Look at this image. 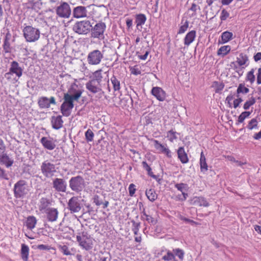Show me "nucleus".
Instances as JSON below:
<instances>
[{
  "label": "nucleus",
  "mask_w": 261,
  "mask_h": 261,
  "mask_svg": "<svg viewBox=\"0 0 261 261\" xmlns=\"http://www.w3.org/2000/svg\"><path fill=\"white\" fill-rule=\"evenodd\" d=\"M231 47L229 45L221 46L217 51V55H222V57L226 56L230 51Z\"/></svg>",
  "instance_id": "obj_38"
},
{
  "label": "nucleus",
  "mask_w": 261,
  "mask_h": 261,
  "mask_svg": "<svg viewBox=\"0 0 261 261\" xmlns=\"http://www.w3.org/2000/svg\"><path fill=\"white\" fill-rule=\"evenodd\" d=\"M93 202L97 205L99 206L103 203V200L98 195H95L93 197Z\"/></svg>",
  "instance_id": "obj_52"
},
{
  "label": "nucleus",
  "mask_w": 261,
  "mask_h": 261,
  "mask_svg": "<svg viewBox=\"0 0 261 261\" xmlns=\"http://www.w3.org/2000/svg\"><path fill=\"white\" fill-rule=\"evenodd\" d=\"M136 190L135 185L133 184H130L128 187L129 195L130 196H133L136 192Z\"/></svg>",
  "instance_id": "obj_58"
},
{
  "label": "nucleus",
  "mask_w": 261,
  "mask_h": 261,
  "mask_svg": "<svg viewBox=\"0 0 261 261\" xmlns=\"http://www.w3.org/2000/svg\"><path fill=\"white\" fill-rule=\"evenodd\" d=\"M142 164L143 169L147 172V174L151 177V175L153 174L151 167L148 165L146 161H143Z\"/></svg>",
  "instance_id": "obj_47"
},
{
  "label": "nucleus",
  "mask_w": 261,
  "mask_h": 261,
  "mask_svg": "<svg viewBox=\"0 0 261 261\" xmlns=\"http://www.w3.org/2000/svg\"><path fill=\"white\" fill-rule=\"evenodd\" d=\"M0 162L5 165L7 167H9L12 165L14 162L6 153H4L0 155Z\"/></svg>",
  "instance_id": "obj_29"
},
{
  "label": "nucleus",
  "mask_w": 261,
  "mask_h": 261,
  "mask_svg": "<svg viewBox=\"0 0 261 261\" xmlns=\"http://www.w3.org/2000/svg\"><path fill=\"white\" fill-rule=\"evenodd\" d=\"M130 71H131V73L134 75H138L139 74H140L141 73V70L138 68H131Z\"/></svg>",
  "instance_id": "obj_64"
},
{
  "label": "nucleus",
  "mask_w": 261,
  "mask_h": 261,
  "mask_svg": "<svg viewBox=\"0 0 261 261\" xmlns=\"http://www.w3.org/2000/svg\"><path fill=\"white\" fill-rule=\"evenodd\" d=\"M40 142L44 148L49 150H53L56 146L53 139L51 138H48L46 137H43L41 139Z\"/></svg>",
  "instance_id": "obj_19"
},
{
  "label": "nucleus",
  "mask_w": 261,
  "mask_h": 261,
  "mask_svg": "<svg viewBox=\"0 0 261 261\" xmlns=\"http://www.w3.org/2000/svg\"><path fill=\"white\" fill-rule=\"evenodd\" d=\"M133 225L132 231L135 235H137L139 230L141 223L140 222H136L135 220H131Z\"/></svg>",
  "instance_id": "obj_45"
},
{
  "label": "nucleus",
  "mask_w": 261,
  "mask_h": 261,
  "mask_svg": "<svg viewBox=\"0 0 261 261\" xmlns=\"http://www.w3.org/2000/svg\"><path fill=\"white\" fill-rule=\"evenodd\" d=\"M102 70L99 69L92 73L90 76V80L86 84V88L92 94L98 93V97L101 98L105 92L101 88V83L103 78L102 75Z\"/></svg>",
  "instance_id": "obj_1"
},
{
  "label": "nucleus",
  "mask_w": 261,
  "mask_h": 261,
  "mask_svg": "<svg viewBox=\"0 0 261 261\" xmlns=\"http://www.w3.org/2000/svg\"><path fill=\"white\" fill-rule=\"evenodd\" d=\"M40 170L43 175L46 178L53 177L57 172L56 165L48 160H45L42 163Z\"/></svg>",
  "instance_id": "obj_7"
},
{
  "label": "nucleus",
  "mask_w": 261,
  "mask_h": 261,
  "mask_svg": "<svg viewBox=\"0 0 261 261\" xmlns=\"http://www.w3.org/2000/svg\"><path fill=\"white\" fill-rule=\"evenodd\" d=\"M188 27L189 21L186 20L184 24L180 27L178 34H182L185 33L187 30Z\"/></svg>",
  "instance_id": "obj_53"
},
{
  "label": "nucleus",
  "mask_w": 261,
  "mask_h": 261,
  "mask_svg": "<svg viewBox=\"0 0 261 261\" xmlns=\"http://www.w3.org/2000/svg\"><path fill=\"white\" fill-rule=\"evenodd\" d=\"M256 83L257 85L261 84V67L258 69Z\"/></svg>",
  "instance_id": "obj_62"
},
{
  "label": "nucleus",
  "mask_w": 261,
  "mask_h": 261,
  "mask_svg": "<svg viewBox=\"0 0 261 261\" xmlns=\"http://www.w3.org/2000/svg\"><path fill=\"white\" fill-rule=\"evenodd\" d=\"M82 205L79 196H73L67 203V208L71 213L79 212L82 209Z\"/></svg>",
  "instance_id": "obj_12"
},
{
  "label": "nucleus",
  "mask_w": 261,
  "mask_h": 261,
  "mask_svg": "<svg viewBox=\"0 0 261 261\" xmlns=\"http://www.w3.org/2000/svg\"><path fill=\"white\" fill-rule=\"evenodd\" d=\"M51 104L56 105L55 98L53 96L49 98L45 96H41L38 99V105L40 109H48L50 108Z\"/></svg>",
  "instance_id": "obj_15"
},
{
  "label": "nucleus",
  "mask_w": 261,
  "mask_h": 261,
  "mask_svg": "<svg viewBox=\"0 0 261 261\" xmlns=\"http://www.w3.org/2000/svg\"><path fill=\"white\" fill-rule=\"evenodd\" d=\"M176 134H178L171 129L167 132V137L170 138L169 140L171 142H173L174 140H176L177 138Z\"/></svg>",
  "instance_id": "obj_49"
},
{
  "label": "nucleus",
  "mask_w": 261,
  "mask_h": 261,
  "mask_svg": "<svg viewBox=\"0 0 261 261\" xmlns=\"http://www.w3.org/2000/svg\"><path fill=\"white\" fill-rule=\"evenodd\" d=\"M229 16V13L224 9L221 11L220 19L222 21L225 20Z\"/></svg>",
  "instance_id": "obj_55"
},
{
  "label": "nucleus",
  "mask_w": 261,
  "mask_h": 261,
  "mask_svg": "<svg viewBox=\"0 0 261 261\" xmlns=\"http://www.w3.org/2000/svg\"><path fill=\"white\" fill-rule=\"evenodd\" d=\"M150 53V50L149 48H148L147 50L145 51L144 54L143 55H139V52H137V55H138V58L142 60H145L147 59V57L148 55V54Z\"/></svg>",
  "instance_id": "obj_57"
},
{
  "label": "nucleus",
  "mask_w": 261,
  "mask_h": 261,
  "mask_svg": "<svg viewBox=\"0 0 261 261\" xmlns=\"http://www.w3.org/2000/svg\"><path fill=\"white\" fill-rule=\"evenodd\" d=\"M145 194L148 200L151 202L154 201L158 198V195L154 189H147Z\"/></svg>",
  "instance_id": "obj_31"
},
{
  "label": "nucleus",
  "mask_w": 261,
  "mask_h": 261,
  "mask_svg": "<svg viewBox=\"0 0 261 261\" xmlns=\"http://www.w3.org/2000/svg\"><path fill=\"white\" fill-rule=\"evenodd\" d=\"M53 187L59 192H66L67 184L63 178H55L53 180Z\"/></svg>",
  "instance_id": "obj_16"
},
{
  "label": "nucleus",
  "mask_w": 261,
  "mask_h": 261,
  "mask_svg": "<svg viewBox=\"0 0 261 261\" xmlns=\"http://www.w3.org/2000/svg\"><path fill=\"white\" fill-rule=\"evenodd\" d=\"M233 34L228 31H225L222 33L221 43L224 44L228 42L232 39Z\"/></svg>",
  "instance_id": "obj_34"
},
{
  "label": "nucleus",
  "mask_w": 261,
  "mask_h": 261,
  "mask_svg": "<svg viewBox=\"0 0 261 261\" xmlns=\"http://www.w3.org/2000/svg\"><path fill=\"white\" fill-rule=\"evenodd\" d=\"M92 23L88 20L77 21L73 25L72 30L78 34L87 35L92 30Z\"/></svg>",
  "instance_id": "obj_3"
},
{
  "label": "nucleus",
  "mask_w": 261,
  "mask_h": 261,
  "mask_svg": "<svg viewBox=\"0 0 261 261\" xmlns=\"http://www.w3.org/2000/svg\"><path fill=\"white\" fill-rule=\"evenodd\" d=\"M243 101V99L241 97H238L237 99H236L233 101V107L236 109L238 107H239L240 103Z\"/></svg>",
  "instance_id": "obj_61"
},
{
  "label": "nucleus",
  "mask_w": 261,
  "mask_h": 261,
  "mask_svg": "<svg viewBox=\"0 0 261 261\" xmlns=\"http://www.w3.org/2000/svg\"><path fill=\"white\" fill-rule=\"evenodd\" d=\"M28 4L31 6V8L35 10H40L42 6L41 0L29 1Z\"/></svg>",
  "instance_id": "obj_35"
},
{
  "label": "nucleus",
  "mask_w": 261,
  "mask_h": 261,
  "mask_svg": "<svg viewBox=\"0 0 261 261\" xmlns=\"http://www.w3.org/2000/svg\"><path fill=\"white\" fill-rule=\"evenodd\" d=\"M24 38L28 42H35L40 37V32L39 29L31 25H27L23 29Z\"/></svg>",
  "instance_id": "obj_5"
},
{
  "label": "nucleus",
  "mask_w": 261,
  "mask_h": 261,
  "mask_svg": "<svg viewBox=\"0 0 261 261\" xmlns=\"http://www.w3.org/2000/svg\"><path fill=\"white\" fill-rule=\"evenodd\" d=\"M0 178H3L5 179H8V175L6 173L4 169H2L0 167Z\"/></svg>",
  "instance_id": "obj_60"
},
{
  "label": "nucleus",
  "mask_w": 261,
  "mask_h": 261,
  "mask_svg": "<svg viewBox=\"0 0 261 261\" xmlns=\"http://www.w3.org/2000/svg\"><path fill=\"white\" fill-rule=\"evenodd\" d=\"M196 31L192 30L187 33L184 38V44L189 46L194 40L196 37Z\"/></svg>",
  "instance_id": "obj_27"
},
{
  "label": "nucleus",
  "mask_w": 261,
  "mask_h": 261,
  "mask_svg": "<svg viewBox=\"0 0 261 261\" xmlns=\"http://www.w3.org/2000/svg\"><path fill=\"white\" fill-rule=\"evenodd\" d=\"M50 121L52 127L55 129H59L63 126V120H62V116L61 115L51 116Z\"/></svg>",
  "instance_id": "obj_20"
},
{
  "label": "nucleus",
  "mask_w": 261,
  "mask_h": 261,
  "mask_svg": "<svg viewBox=\"0 0 261 261\" xmlns=\"http://www.w3.org/2000/svg\"><path fill=\"white\" fill-rule=\"evenodd\" d=\"M46 218L48 221L54 222L56 221L58 217V211L55 208H48L46 211Z\"/></svg>",
  "instance_id": "obj_23"
},
{
  "label": "nucleus",
  "mask_w": 261,
  "mask_h": 261,
  "mask_svg": "<svg viewBox=\"0 0 261 261\" xmlns=\"http://www.w3.org/2000/svg\"><path fill=\"white\" fill-rule=\"evenodd\" d=\"M60 249L62 252L66 255H71L70 252L68 250V247L66 245H63L60 246Z\"/></svg>",
  "instance_id": "obj_56"
},
{
  "label": "nucleus",
  "mask_w": 261,
  "mask_h": 261,
  "mask_svg": "<svg viewBox=\"0 0 261 261\" xmlns=\"http://www.w3.org/2000/svg\"><path fill=\"white\" fill-rule=\"evenodd\" d=\"M256 102L255 98L253 97H251L249 98V100L246 101L243 106V108L244 110H248L251 106L253 105Z\"/></svg>",
  "instance_id": "obj_42"
},
{
  "label": "nucleus",
  "mask_w": 261,
  "mask_h": 261,
  "mask_svg": "<svg viewBox=\"0 0 261 261\" xmlns=\"http://www.w3.org/2000/svg\"><path fill=\"white\" fill-rule=\"evenodd\" d=\"M151 94L159 101H163L165 99L166 92L160 87H153L151 90Z\"/></svg>",
  "instance_id": "obj_18"
},
{
  "label": "nucleus",
  "mask_w": 261,
  "mask_h": 261,
  "mask_svg": "<svg viewBox=\"0 0 261 261\" xmlns=\"http://www.w3.org/2000/svg\"><path fill=\"white\" fill-rule=\"evenodd\" d=\"M257 124L258 121L256 118H253L249 121L248 124L247 125V128L249 130L257 128L258 127Z\"/></svg>",
  "instance_id": "obj_41"
},
{
  "label": "nucleus",
  "mask_w": 261,
  "mask_h": 261,
  "mask_svg": "<svg viewBox=\"0 0 261 261\" xmlns=\"http://www.w3.org/2000/svg\"><path fill=\"white\" fill-rule=\"evenodd\" d=\"M94 133L92 131L91 129H88L86 132H85V138L86 141L88 142H91L93 140V137H94Z\"/></svg>",
  "instance_id": "obj_46"
},
{
  "label": "nucleus",
  "mask_w": 261,
  "mask_h": 261,
  "mask_svg": "<svg viewBox=\"0 0 261 261\" xmlns=\"http://www.w3.org/2000/svg\"><path fill=\"white\" fill-rule=\"evenodd\" d=\"M234 95H232L231 94H230L228 95L227 97L226 98L225 101H227V103L229 105V107L230 108L231 107V103L230 101L233 99Z\"/></svg>",
  "instance_id": "obj_63"
},
{
  "label": "nucleus",
  "mask_w": 261,
  "mask_h": 261,
  "mask_svg": "<svg viewBox=\"0 0 261 261\" xmlns=\"http://www.w3.org/2000/svg\"><path fill=\"white\" fill-rule=\"evenodd\" d=\"M249 92V89L245 87L244 84H240L237 90L236 96L239 97L240 93L247 94Z\"/></svg>",
  "instance_id": "obj_37"
},
{
  "label": "nucleus",
  "mask_w": 261,
  "mask_h": 261,
  "mask_svg": "<svg viewBox=\"0 0 261 261\" xmlns=\"http://www.w3.org/2000/svg\"><path fill=\"white\" fill-rule=\"evenodd\" d=\"M29 254V248L25 244H22L21 246V256L23 261H28Z\"/></svg>",
  "instance_id": "obj_30"
},
{
  "label": "nucleus",
  "mask_w": 261,
  "mask_h": 261,
  "mask_svg": "<svg viewBox=\"0 0 261 261\" xmlns=\"http://www.w3.org/2000/svg\"><path fill=\"white\" fill-rule=\"evenodd\" d=\"M224 84L223 82L219 83L218 82H214V86L215 88V92L219 93L223 90L224 87Z\"/></svg>",
  "instance_id": "obj_43"
},
{
  "label": "nucleus",
  "mask_w": 261,
  "mask_h": 261,
  "mask_svg": "<svg viewBox=\"0 0 261 261\" xmlns=\"http://www.w3.org/2000/svg\"><path fill=\"white\" fill-rule=\"evenodd\" d=\"M69 5L66 2H63L56 9L57 15L62 18H68L71 15Z\"/></svg>",
  "instance_id": "obj_13"
},
{
  "label": "nucleus",
  "mask_w": 261,
  "mask_h": 261,
  "mask_svg": "<svg viewBox=\"0 0 261 261\" xmlns=\"http://www.w3.org/2000/svg\"><path fill=\"white\" fill-rule=\"evenodd\" d=\"M106 29V23L100 21L97 23L94 27H92L91 37L96 38H103V33Z\"/></svg>",
  "instance_id": "obj_11"
},
{
  "label": "nucleus",
  "mask_w": 261,
  "mask_h": 261,
  "mask_svg": "<svg viewBox=\"0 0 261 261\" xmlns=\"http://www.w3.org/2000/svg\"><path fill=\"white\" fill-rule=\"evenodd\" d=\"M83 92V90L78 89V85L73 83L71 84L70 87L68 90V92L64 93V96L67 98H71L72 101H77L81 96Z\"/></svg>",
  "instance_id": "obj_8"
},
{
  "label": "nucleus",
  "mask_w": 261,
  "mask_h": 261,
  "mask_svg": "<svg viewBox=\"0 0 261 261\" xmlns=\"http://www.w3.org/2000/svg\"><path fill=\"white\" fill-rule=\"evenodd\" d=\"M174 254L170 251H168L167 254L162 257V259L164 260H172L174 259Z\"/></svg>",
  "instance_id": "obj_54"
},
{
  "label": "nucleus",
  "mask_w": 261,
  "mask_h": 261,
  "mask_svg": "<svg viewBox=\"0 0 261 261\" xmlns=\"http://www.w3.org/2000/svg\"><path fill=\"white\" fill-rule=\"evenodd\" d=\"M13 191L15 198H23L29 192L27 182L22 179L18 180L14 185Z\"/></svg>",
  "instance_id": "obj_4"
},
{
  "label": "nucleus",
  "mask_w": 261,
  "mask_h": 261,
  "mask_svg": "<svg viewBox=\"0 0 261 261\" xmlns=\"http://www.w3.org/2000/svg\"><path fill=\"white\" fill-rule=\"evenodd\" d=\"M91 239V236L86 231L79 232L76 236V241L79 245L86 251H89L93 248V243Z\"/></svg>",
  "instance_id": "obj_2"
},
{
  "label": "nucleus",
  "mask_w": 261,
  "mask_h": 261,
  "mask_svg": "<svg viewBox=\"0 0 261 261\" xmlns=\"http://www.w3.org/2000/svg\"><path fill=\"white\" fill-rule=\"evenodd\" d=\"M87 11L84 6H77L73 10V17L76 18H83L87 16Z\"/></svg>",
  "instance_id": "obj_21"
},
{
  "label": "nucleus",
  "mask_w": 261,
  "mask_h": 261,
  "mask_svg": "<svg viewBox=\"0 0 261 261\" xmlns=\"http://www.w3.org/2000/svg\"><path fill=\"white\" fill-rule=\"evenodd\" d=\"M22 72L23 69L19 66L18 63L17 61H13L11 62L9 72L5 73V76L8 78V75L15 74L17 77H20L22 74Z\"/></svg>",
  "instance_id": "obj_14"
},
{
  "label": "nucleus",
  "mask_w": 261,
  "mask_h": 261,
  "mask_svg": "<svg viewBox=\"0 0 261 261\" xmlns=\"http://www.w3.org/2000/svg\"><path fill=\"white\" fill-rule=\"evenodd\" d=\"M36 248L40 250H49L50 249V246L47 245L41 244L38 245Z\"/></svg>",
  "instance_id": "obj_59"
},
{
  "label": "nucleus",
  "mask_w": 261,
  "mask_h": 261,
  "mask_svg": "<svg viewBox=\"0 0 261 261\" xmlns=\"http://www.w3.org/2000/svg\"><path fill=\"white\" fill-rule=\"evenodd\" d=\"M69 186L72 191L79 193L85 187V180L80 175L72 177L69 180Z\"/></svg>",
  "instance_id": "obj_6"
},
{
  "label": "nucleus",
  "mask_w": 261,
  "mask_h": 261,
  "mask_svg": "<svg viewBox=\"0 0 261 261\" xmlns=\"http://www.w3.org/2000/svg\"><path fill=\"white\" fill-rule=\"evenodd\" d=\"M64 102L60 107V111L62 116L68 117L71 115L72 109L74 107L73 101L72 99L64 96Z\"/></svg>",
  "instance_id": "obj_10"
},
{
  "label": "nucleus",
  "mask_w": 261,
  "mask_h": 261,
  "mask_svg": "<svg viewBox=\"0 0 261 261\" xmlns=\"http://www.w3.org/2000/svg\"><path fill=\"white\" fill-rule=\"evenodd\" d=\"M251 113V112L249 111L242 112L238 117V119L236 123V125H239L240 123L243 122L244 120L250 115Z\"/></svg>",
  "instance_id": "obj_39"
},
{
  "label": "nucleus",
  "mask_w": 261,
  "mask_h": 261,
  "mask_svg": "<svg viewBox=\"0 0 261 261\" xmlns=\"http://www.w3.org/2000/svg\"><path fill=\"white\" fill-rule=\"evenodd\" d=\"M178 158L182 164H186L189 162V159L187 153L185 152L184 147H180L177 151Z\"/></svg>",
  "instance_id": "obj_25"
},
{
  "label": "nucleus",
  "mask_w": 261,
  "mask_h": 261,
  "mask_svg": "<svg viewBox=\"0 0 261 261\" xmlns=\"http://www.w3.org/2000/svg\"><path fill=\"white\" fill-rule=\"evenodd\" d=\"M37 223V219L33 216H29L26 221V226L27 228L30 230H32L35 228Z\"/></svg>",
  "instance_id": "obj_32"
},
{
  "label": "nucleus",
  "mask_w": 261,
  "mask_h": 261,
  "mask_svg": "<svg viewBox=\"0 0 261 261\" xmlns=\"http://www.w3.org/2000/svg\"><path fill=\"white\" fill-rule=\"evenodd\" d=\"M195 202L197 203L199 206H203L204 207H207L210 205L209 203L207 201L205 198L202 196L196 197Z\"/></svg>",
  "instance_id": "obj_40"
},
{
  "label": "nucleus",
  "mask_w": 261,
  "mask_h": 261,
  "mask_svg": "<svg viewBox=\"0 0 261 261\" xmlns=\"http://www.w3.org/2000/svg\"><path fill=\"white\" fill-rule=\"evenodd\" d=\"M254 69L252 68L250 71L247 73L246 80L249 81L252 84L255 81V75H254Z\"/></svg>",
  "instance_id": "obj_44"
},
{
  "label": "nucleus",
  "mask_w": 261,
  "mask_h": 261,
  "mask_svg": "<svg viewBox=\"0 0 261 261\" xmlns=\"http://www.w3.org/2000/svg\"><path fill=\"white\" fill-rule=\"evenodd\" d=\"M173 251L174 252L175 254L179 257L180 259H183L184 256V251L182 249L177 248L173 249Z\"/></svg>",
  "instance_id": "obj_50"
},
{
  "label": "nucleus",
  "mask_w": 261,
  "mask_h": 261,
  "mask_svg": "<svg viewBox=\"0 0 261 261\" xmlns=\"http://www.w3.org/2000/svg\"><path fill=\"white\" fill-rule=\"evenodd\" d=\"M174 187L182 193V197L179 198V199L181 201H185L188 197V194L187 193L189 189L188 185L186 183L180 182L176 184Z\"/></svg>",
  "instance_id": "obj_17"
},
{
  "label": "nucleus",
  "mask_w": 261,
  "mask_h": 261,
  "mask_svg": "<svg viewBox=\"0 0 261 261\" xmlns=\"http://www.w3.org/2000/svg\"><path fill=\"white\" fill-rule=\"evenodd\" d=\"M200 170L202 172H205L208 170V166L206 162V159L203 152L202 151L200 154Z\"/></svg>",
  "instance_id": "obj_33"
},
{
  "label": "nucleus",
  "mask_w": 261,
  "mask_h": 261,
  "mask_svg": "<svg viewBox=\"0 0 261 261\" xmlns=\"http://www.w3.org/2000/svg\"><path fill=\"white\" fill-rule=\"evenodd\" d=\"M236 63L240 67L243 66L244 65H245V67L247 66L249 64L248 56L243 53H240L237 58Z\"/></svg>",
  "instance_id": "obj_24"
},
{
  "label": "nucleus",
  "mask_w": 261,
  "mask_h": 261,
  "mask_svg": "<svg viewBox=\"0 0 261 261\" xmlns=\"http://www.w3.org/2000/svg\"><path fill=\"white\" fill-rule=\"evenodd\" d=\"M146 21V17L145 14L140 13L135 15V23L138 29L140 26L142 28L141 26L145 23Z\"/></svg>",
  "instance_id": "obj_28"
},
{
  "label": "nucleus",
  "mask_w": 261,
  "mask_h": 261,
  "mask_svg": "<svg viewBox=\"0 0 261 261\" xmlns=\"http://www.w3.org/2000/svg\"><path fill=\"white\" fill-rule=\"evenodd\" d=\"M103 58V54L100 50L95 49L88 54L87 60L89 65H97L100 64Z\"/></svg>",
  "instance_id": "obj_9"
},
{
  "label": "nucleus",
  "mask_w": 261,
  "mask_h": 261,
  "mask_svg": "<svg viewBox=\"0 0 261 261\" xmlns=\"http://www.w3.org/2000/svg\"><path fill=\"white\" fill-rule=\"evenodd\" d=\"M11 37V34L8 31L5 35L4 40V44L3 45L4 51L5 53H10L12 51V47H11L10 42Z\"/></svg>",
  "instance_id": "obj_22"
},
{
  "label": "nucleus",
  "mask_w": 261,
  "mask_h": 261,
  "mask_svg": "<svg viewBox=\"0 0 261 261\" xmlns=\"http://www.w3.org/2000/svg\"><path fill=\"white\" fill-rule=\"evenodd\" d=\"M111 82L113 85V88L115 91H119L120 89V83L117 77L113 75L111 78Z\"/></svg>",
  "instance_id": "obj_36"
},
{
  "label": "nucleus",
  "mask_w": 261,
  "mask_h": 261,
  "mask_svg": "<svg viewBox=\"0 0 261 261\" xmlns=\"http://www.w3.org/2000/svg\"><path fill=\"white\" fill-rule=\"evenodd\" d=\"M51 200L46 197H42L39 201V209L40 211H47L51 205Z\"/></svg>",
  "instance_id": "obj_26"
},
{
  "label": "nucleus",
  "mask_w": 261,
  "mask_h": 261,
  "mask_svg": "<svg viewBox=\"0 0 261 261\" xmlns=\"http://www.w3.org/2000/svg\"><path fill=\"white\" fill-rule=\"evenodd\" d=\"M145 220L146 221H147V222L148 223L150 224L151 225H155L158 222V221L156 219L153 218L152 216H151L149 215H147L145 217Z\"/></svg>",
  "instance_id": "obj_51"
},
{
  "label": "nucleus",
  "mask_w": 261,
  "mask_h": 261,
  "mask_svg": "<svg viewBox=\"0 0 261 261\" xmlns=\"http://www.w3.org/2000/svg\"><path fill=\"white\" fill-rule=\"evenodd\" d=\"M154 146V147L157 149L160 150L161 152H164V149H166V148L164 146V145L161 144L159 141L156 140H153Z\"/></svg>",
  "instance_id": "obj_48"
}]
</instances>
